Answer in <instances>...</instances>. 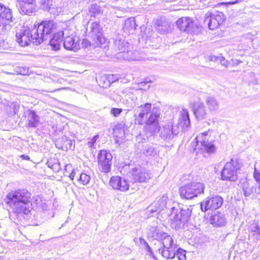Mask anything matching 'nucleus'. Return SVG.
<instances>
[{"label": "nucleus", "instance_id": "35", "mask_svg": "<svg viewBox=\"0 0 260 260\" xmlns=\"http://www.w3.org/2000/svg\"><path fill=\"white\" fill-rule=\"evenodd\" d=\"M123 125L121 123H118L115 125L113 128V133L116 137L122 138L124 136Z\"/></svg>", "mask_w": 260, "mask_h": 260}, {"label": "nucleus", "instance_id": "39", "mask_svg": "<svg viewBox=\"0 0 260 260\" xmlns=\"http://www.w3.org/2000/svg\"><path fill=\"white\" fill-rule=\"evenodd\" d=\"M150 231L151 232V235L152 238L154 239L157 240L158 241L160 240L161 238V237H162V234H164L165 232H161L159 231L157 229L155 228H152L150 229Z\"/></svg>", "mask_w": 260, "mask_h": 260}, {"label": "nucleus", "instance_id": "28", "mask_svg": "<svg viewBox=\"0 0 260 260\" xmlns=\"http://www.w3.org/2000/svg\"><path fill=\"white\" fill-rule=\"evenodd\" d=\"M39 122V117L36 112L29 110L27 116V127L35 128L38 126Z\"/></svg>", "mask_w": 260, "mask_h": 260}, {"label": "nucleus", "instance_id": "9", "mask_svg": "<svg viewBox=\"0 0 260 260\" xmlns=\"http://www.w3.org/2000/svg\"><path fill=\"white\" fill-rule=\"evenodd\" d=\"M36 38L32 34V28L30 29L26 26H23L16 30V41L22 47L28 46L31 42L36 45H40V43H37Z\"/></svg>", "mask_w": 260, "mask_h": 260}, {"label": "nucleus", "instance_id": "27", "mask_svg": "<svg viewBox=\"0 0 260 260\" xmlns=\"http://www.w3.org/2000/svg\"><path fill=\"white\" fill-rule=\"evenodd\" d=\"M138 25L136 23L134 17H130L126 19L123 24L122 29L126 35L133 34L136 29Z\"/></svg>", "mask_w": 260, "mask_h": 260}, {"label": "nucleus", "instance_id": "40", "mask_svg": "<svg viewBox=\"0 0 260 260\" xmlns=\"http://www.w3.org/2000/svg\"><path fill=\"white\" fill-rule=\"evenodd\" d=\"M143 153L146 155H154L156 154L157 151L153 145H147L145 147Z\"/></svg>", "mask_w": 260, "mask_h": 260}, {"label": "nucleus", "instance_id": "10", "mask_svg": "<svg viewBox=\"0 0 260 260\" xmlns=\"http://www.w3.org/2000/svg\"><path fill=\"white\" fill-rule=\"evenodd\" d=\"M241 166L237 159H231L227 162L221 173V179L223 180L235 181L237 180V171L240 169Z\"/></svg>", "mask_w": 260, "mask_h": 260}, {"label": "nucleus", "instance_id": "22", "mask_svg": "<svg viewBox=\"0 0 260 260\" xmlns=\"http://www.w3.org/2000/svg\"><path fill=\"white\" fill-rule=\"evenodd\" d=\"M114 48L117 51V56L129 49V44L124 40L123 36L118 35L114 39Z\"/></svg>", "mask_w": 260, "mask_h": 260}, {"label": "nucleus", "instance_id": "32", "mask_svg": "<svg viewBox=\"0 0 260 260\" xmlns=\"http://www.w3.org/2000/svg\"><path fill=\"white\" fill-rule=\"evenodd\" d=\"M205 102L210 111H214L218 110L219 103L216 98L212 96H208L206 99Z\"/></svg>", "mask_w": 260, "mask_h": 260}, {"label": "nucleus", "instance_id": "1", "mask_svg": "<svg viewBox=\"0 0 260 260\" xmlns=\"http://www.w3.org/2000/svg\"><path fill=\"white\" fill-rule=\"evenodd\" d=\"M136 122L139 125H142L144 122V117L149 114V117L145 120L143 135V139L146 140L148 138L155 135L160 130V126L158 122V118L160 116V110L158 108L154 107L151 111V104L149 103H145L144 105L139 106L137 109L135 110Z\"/></svg>", "mask_w": 260, "mask_h": 260}, {"label": "nucleus", "instance_id": "18", "mask_svg": "<svg viewBox=\"0 0 260 260\" xmlns=\"http://www.w3.org/2000/svg\"><path fill=\"white\" fill-rule=\"evenodd\" d=\"M123 103L127 105L128 108L132 109L139 104L137 102V98L134 92L130 88H126L123 90L121 95Z\"/></svg>", "mask_w": 260, "mask_h": 260}, {"label": "nucleus", "instance_id": "54", "mask_svg": "<svg viewBox=\"0 0 260 260\" xmlns=\"http://www.w3.org/2000/svg\"><path fill=\"white\" fill-rule=\"evenodd\" d=\"M64 142L67 145L66 147L67 149H72V146L73 144V142L72 140L67 139Z\"/></svg>", "mask_w": 260, "mask_h": 260}, {"label": "nucleus", "instance_id": "13", "mask_svg": "<svg viewBox=\"0 0 260 260\" xmlns=\"http://www.w3.org/2000/svg\"><path fill=\"white\" fill-rule=\"evenodd\" d=\"M223 203V198L218 195H213L206 198L201 202L200 207L204 212L208 210H216L221 207Z\"/></svg>", "mask_w": 260, "mask_h": 260}, {"label": "nucleus", "instance_id": "12", "mask_svg": "<svg viewBox=\"0 0 260 260\" xmlns=\"http://www.w3.org/2000/svg\"><path fill=\"white\" fill-rule=\"evenodd\" d=\"M177 27L181 31L189 34H198L200 28L197 24L188 17H182L176 22Z\"/></svg>", "mask_w": 260, "mask_h": 260}, {"label": "nucleus", "instance_id": "16", "mask_svg": "<svg viewBox=\"0 0 260 260\" xmlns=\"http://www.w3.org/2000/svg\"><path fill=\"white\" fill-rule=\"evenodd\" d=\"M86 31L88 36L93 39L95 46L102 44V28L99 23L96 22H91L86 29Z\"/></svg>", "mask_w": 260, "mask_h": 260}, {"label": "nucleus", "instance_id": "43", "mask_svg": "<svg viewBox=\"0 0 260 260\" xmlns=\"http://www.w3.org/2000/svg\"><path fill=\"white\" fill-rule=\"evenodd\" d=\"M176 256L179 260H186L185 251L181 248H179L175 251Z\"/></svg>", "mask_w": 260, "mask_h": 260}, {"label": "nucleus", "instance_id": "24", "mask_svg": "<svg viewBox=\"0 0 260 260\" xmlns=\"http://www.w3.org/2000/svg\"><path fill=\"white\" fill-rule=\"evenodd\" d=\"M19 9L20 13L22 14L27 15H31L36 9L35 0L20 3L19 5Z\"/></svg>", "mask_w": 260, "mask_h": 260}, {"label": "nucleus", "instance_id": "17", "mask_svg": "<svg viewBox=\"0 0 260 260\" xmlns=\"http://www.w3.org/2000/svg\"><path fill=\"white\" fill-rule=\"evenodd\" d=\"M64 32V41L63 45L66 50L76 51L79 48V44L76 40L75 34L73 31L68 29L63 31Z\"/></svg>", "mask_w": 260, "mask_h": 260}, {"label": "nucleus", "instance_id": "7", "mask_svg": "<svg viewBox=\"0 0 260 260\" xmlns=\"http://www.w3.org/2000/svg\"><path fill=\"white\" fill-rule=\"evenodd\" d=\"M210 131L205 132L199 134L196 138V145L194 151L196 153L208 154L213 153L216 151V147L212 143V140H209Z\"/></svg>", "mask_w": 260, "mask_h": 260}, {"label": "nucleus", "instance_id": "15", "mask_svg": "<svg viewBox=\"0 0 260 260\" xmlns=\"http://www.w3.org/2000/svg\"><path fill=\"white\" fill-rule=\"evenodd\" d=\"M99 168L104 173H107L111 171L112 156L107 150H102L98 156Z\"/></svg>", "mask_w": 260, "mask_h": 260}, {"label": "nucleus", "instance_id": "57", "mask_svg": "<svg viewBox=\"0 0 260 260\" xmlns=\"http://www.w3.org/2000/svg\"><path fill=\"white\" fill-rule=\"evenodd\" d=\"M220 56H211L210 57V60L213 61H219Z\"/></svg>", "mask_w": 260, "mask_h": 260}, {"label": "nucleus", "instance_id": "26", "mask_svg": "<svg viewBox=\"0 0 260 260\" xmlns=\"http://www.w3.org/2000/svg\"><path fill=\"white\" fill-rule=\"evenodd\" d=\"M243 193L245 197L255 196L257 193L255 186L252 183L245 181L241 184Z\"/></svg>", "mask_w": 260, "mask_h": 260}, {"label": "nucleus", "instance_id": "36", "mask_svg": "<svg viewBox=\"0 0 260 260\" xmlns=\"http://www.w3.org/2000/svg\"><path fill=\"white\" fill-rule=\"evenodd\" d=\"M90 180V176L89 175H88L85 173H80L79 172V175H78L77 178V181L78 182L80 183L83 185H85L88 184Z\"/></svg>", "mask_w": 260, "mask_h": 260}, {"label": "nucleus", "instance_id": "21", "mask_svg": "<svg viewBox=\"0 0 260 260\" xmlns=\"http://www.w3.org/2000/svg\"><path fill=\"white\" fill-rule=\"evenodd\" d=\"M209 221L215 227L224 226L226 224L225 215L219 211L214 212L211 214Z\"/></svg>", "mask_w": 260, "mask_h": 260}, {"label": "nucleus", "instance_id": "3", "mask_svg": "<svg viewBox=\"0 0 260 260\" xmlns=\"http://www.w3.org/2000/svg\"><path fill=\"white\" fill-rule=\"evenodd\" d=\"M190 124L188 111L183 109L180 112L177 122L174 124L168 123L165 124L160 131V137L165 141H169L179 133L187 131Z\"/></svg>", "mask_w": 260, "mask_h": 260}, {"label": "nucleus", "instance_id": "33", "mask_svg": "<svg viewBox=\"0 0 260 260\" xmlns=\"http://www.w3.org/2000/svg\"><path fill=\"white\" fill-rule=\"evenodd\" d=\"M162 236L159 242H161L163 247H174L173 240L171 236L165 233Z\"/></svg>", "mask_w": 260, "mask_h": 260}, {"label": "nucleus", "instance_id": "63", "mask_svg": "<svg viewBox=\"0 0 260 260\" xmlns=\"http://www.w3.org/2000/svg\"><path fill=\"white\" fill-rule=\"evenodd\" d=\"M191 144H192V146L193 147L194 146V144L193 143H192Z\"/></svg>", "mask_w": 260, "mask_h": 260}, {"label": "nucleus", "instance_id": "48", "mask_svg": "<svg viewBox=\"0 0 260 260\" xmlns=\"http://www.w3.org/2000/svg\"><path fill=\"white\" fill-rule=\"evenodd\" d=\"M122 112V109L112 108L111 109L110 113L114 117H118Z\"/></svg>", "mask_w": 260, "mask_h": 260}, {"label": "nucleus", "instance_id": "30", "mask_svg": "<svg viewBox=\"0 0 260 260\" xmlns=\"http://www.w3.org/2000/svg\"><path fill=\"white\" fill-rule=\"evenodd\" d=\"M249 237L254 242L260 240V228L257 223H254L250 226Z\"/></svg>", "mask_w": 260, "mask_h": 260}, {"label": "nucleus", "instance_id": "31", "mask_svg": "<svg viewBox=\"0 0 260 260\" xmlns=\"http://www.w3.org/2000/svg\"><path fill=\"white\" fill-rule=\"evenodd\" d=\"M176 245H174V247H161L158 249L159 253L166 259H173L176 256L175 247Z\"/></svg>", "mask_w": 260, "mask_h": 260}, {"label": "nucleus", "instance_id": "55", "mask_svg": "<svg viewBox=\"0 0 260 260\" xmlns=\"http://www.w3.org/2000/svg\"><path fill=\"white\" fill-rule=\"evenodd\" d=\"M54 160H55V159H51L48 160L47 162H46V165L47 166V167L52 169V168H53V164L54 163Z\"/></svg>", "mask_w": 260, "mask_h": 260}, {"label": "nucleus", "instance_id": "45", "mask_svg": "<svg viewBox=\"0 0 260 260\" xmlns=\"http://www.w3.org/2000/svg\"><path fill=\"white\" fill-rule=\"evenodd\" d=\"M157 31L161 34H164L167 33L169 28L166 24L158 25L156 28Z\"/></svg>", "mask_w": 260, "mask_h": 260}, {"label": "nucleus", "instance_id": "29", "mask_svg": "<svg viewBox=\"0 0 260 260\" xmlns=\"http://www.w3.org/2000/svg\"><path fill=\"white\" fill-rule=\"evenodd\" d=\"M137 55L138 52L137 51H133L130 50L129 49H127V50L125 51L122 54L117 55V58L127 60H139Z\"/></svg>", "mask_w": 260, "mask_h": 260}, {"label": "nucleus", "instance_id": "60", "mask_svg": "<svg viewBox=\"0 0 260 260\" xmlns=\"http://www.w3.org/2000/svg\"><path fill=\"white\" fill-rule=\"evenodd\" d=\"M240 62H241V61L238 60H235V61H233V63L236 65L239 64Z\"/></svg>", "mask_w": 260, "mask_h": 260}, {"label": "nucleus", "instance_id": "49", "mask_svg": "<svg viewBox=\"0 0 260 260\" xmlns=\"http://www.w3.org/2000/svg\"><path fill=\"white\" fill-rule=\"evenodd\" d=\"M61 169V165L60 162L57 160H54V163L53 165V168L52 170L54 172H58Z\"/></svg>", "mask_w": 260, "mask_h": 260}, {"label": "nucleus", "instance_id": "46", "mask_svg": "<svg viewBox=\"0 0 260 260\" xmlns=\"http://www.w3.org/2000/svg\"><path fill=\"white\" fill-rule=\"evenodd\" d=\"M107 77L109 82H110V85L114 82L118 81L119 79V76L118 75L108 74L107 75Z\"/></svg>", "mask_w": 260, "mask_h": 260}, {"label": "nucleus", "instance_id": "34", "mask_svg": "<svg viewBox=\"0 0 260 260\" xmlns=\"http://www.w3.org/2000/svg\"><path fill=\"white\" fill-rule=\"evenodd\" d=\"M88 11L91 17H95L102 12L100 6L96 4L91 5L88 8Z\"/></svg>", "mask_w": 260, "mask_h": 260}, {"label": "nucleus", "instance_id": "51", "mask_svg": "<svg viewBox=\"0 0 260 260\" xmlns=\"http://www.w3.org/2000/svg\"><path fill=\"white\" fill-rule=\"evenodd\" d=\"M99 136L96 135L94 136L90 141L88 142V146L89 147H93L96 140L99 139Z\"/></svg>", "mask_w": 260, "mask_h": 260}, {"label": "nucleus", "instance_id": "42", "mask_svg": "<svg viewBox=\"0 0 260 260\" xmlns=\"http://www.w3.org/2000/svg\"><path fill=\"white\" fill-rule=\"evenodd\" d=\"M147 213L148 214V217H153L157 215L158 213L159 212L157 209L152 207V205H151L149 207H148L147 209Z\"/></svg>", "mask_w": 260, "mask_h": 260}, {"label": "nucleus", "instance_id": "44", "mask_svg": "<svg viewBox=\"0 0 260 260\" xmlns=\"http://www.w3.org/2000/svg\"><path fill=\"white\" fill-rule=\"evenodd\" d=\"M167 200L168 197L164 195L160 198H157L156 201L159 204V206L163 209L166 206Z\"/></svg>", "mask_w": 260, "mask_h": 260}, {"label": "nucleus", "instance_id": "19", "mask_svg": "<svg viewBox=\"0 0 260 260\" xmlns=\"http://www.w3.org/2000/svg\"><path fill=\"white\" fill-rule=\"evenodd\" d=\"M109 184L114 189L125 191L129 189V185L127 181L123 178L118 176L111 178Z\"/></svg>", "mask_w": 260, "mask_h": 260}, {"label": "nucleus", "instance_id": "50", "mask_svg": "<svg viewBox=\"0 0 260 260\" xmlns=\"http://www.w3.org/2000/svg\"><path fill=\"white\" fill-rule=\"evenodd\" d=\"M78 175H79V171L77 169H75L72 170L71 173L69 175V177L72 180H73L76 176L78 178Z\"/></svg>", "mask_w": 260, "mask_h": 260}, {"label": "nucleus", "instance_id": "6", "mask_svg": "<svg viewBox=\"0 0 260 260\" xmlns=\"http://www.w3.org/2000/svg\"><path fill=\"white\" fill-rule=\"evenodd\" d=\"M15 18L12 10L0 3V34H7L15 23Z\"/></svg>", "mask_w": 260, "mask_h": 260}, {"label": "nucleus", "instance_id": "59", "mask_svg": "<svg viewBox=\"0 0 260 260\" xmlns=\"http://www.w3.org/2000/svg\"><path fill=\"white\" fill-rule=\"evenodd\" d=\"M72 168V166L71 165H66L65 166V170L66 173H67V170ZM69 172H68L69 173Z\"/></svg>", "mask_w": 260, "mask_h": 260}, {"label": "nucleus", "instance_id": "47", "mask_svg": "<svg viewBox=\"0 0 260 260\" xmlns=\"http://www.w3.org/2000/svg\"><path fill=\"white\" fill-rule=\"evenodd\" d=\"M150 83V81H145L141 82L139 83V87L140 89L146 90L147 89H148L150 87L149 83Z\"/></svg>", "mask_w": 260, "mask_h": 260}, {"label": "nucleus", "instance_id": "23", "mask_svg": "<svg viewBox=\"0 0 260 260\" xmlns=\"http://www.w3.org/2000/svg\"><path fill=\"white\" fill-rule=\"evenodd\" d=\"M192 110L194 115L197 119L201 120L206 118L207 111L202 102L198 101L195 102L192 107Z\"/></svg>", "mask_w": 260, "mask_h": 260}, {"label": "nucleus", "instance_id": "11", "mask_svg": "<svg viewBox=\"0 0 260 260\" xmlns=\"http://www.w3.org/2000/svg\"><path fill=\"white\" fill-rule=\"evenodd\" d=\"M225 19L224 15L221 12H209L205 15L204 21L208 25L210 29L214 30L217 28Z\"/></svg>", "mask_w": 260, "mask_h": 260}, {"label": "nucleus", "instance_id": "5", "mask_svg": "<svg viewBox=\"0 0 260 260\" xmlns=\"http://www.w3.org/2000/svg\"><path fill=\"white\" fill-rule=\"evenodd\" d=\"M56 28V23L52 20H43L32 28V34L37 38V43H42L50 38V35Z\"/></svg>", "mask_w": 260, "mask_h": 260}, {"label": "nucleus", "instance_id": "62", "mask_svg": "<svg viewBox=\"0 0 260 260\" xmlns=\"http://www.w3.org/2000/svg\"><path fill=\"white\" fill-rule=\"evenodd\" d=\"M64 88H59V89H56V90H54V91H58V90H60L61 89H64Z\"/></svg>", "mask_w": 260, "mask_h": 260}, {"label": "nucleus", "instance_id": "14", "mask_svg": "<svg viewBox=\"0 0 260 260\" xmlns=\"http://www.w3.org/2000/svg\"><path fill=\"white\" fill-rule=\"evenodd\" d=\"M151 178V174L144 168H134L129 173V179L133 183L145 182Z\"/></svg>", "mask_w": 260, "mask_h": 260}, {"label": "nucleus", "instance_id": "53", "mask_svg": "<svg viewBox=\"0 0 260 260\" xmlns=\"http://www.w3.org/2000/svg\"><path fill=\"white\" fill-rule=\"evenodd\" d=\"M219 61L223 66L226 67L228 65V61L222 56H220Z\"/></svg>", "mask_w": 260, "mask_h": 260}, {"label": "nucleus", "instance_id": "4", "mask_svg": "<svg viewBox=\"0 0 260 260\" xmlns=\"http://www.w3.org/2000/svg\"><path fill=\"white\" fill-rule=\"evenodd\" d=\"M192 210L191 206L182 205L178 207H173L171 209L170 224L172 228L176 230L184 229L190 219Z\"/></svg>", "mask_w": 260, "mask_h": 260}, {"label": "nucleus", "instance_id": "8", "mask_svg": "<svg viewBox=\"0 0 260 260\" xmlns=\"http://www.w3.org/2000/svg\"><path fill=\"white\" fill-rule=\"evenodd\" d=\"M204 190V184L198 182H192L181 186L179 188V193L181 198L190 200L203 194Z\"/></svg>", "mask_w": 260, "mask_h": 260}, {"label": "nucleus", "instance_id": "61", "mask_svg": "<svg viewBox=\"0 0 260 260\" xmlns=\"http://www.w3.org/2000/svg\"><path fill=\"white\" fill-rule=\"evenodd\" d=\"M238 3V1H236V2H230V4H232V5H233V4H235L236 3Z\"/></svg>", "mask_w": 260, "mask_h": 260}, {"label": "nucleus", "instance_id": "20", "mask_svg": "<svg viewBox=\"0 0 260 260\" xmlns=\"http://www.w3.org/2000/svg\"><path fill=\"white\" fill-rule=\"evenodd\" d=\"M40 5L43 10L48 11L53 15H58L62 11V7L56 6L52 0H40Z\"/></svg>", "mask_w": 260, "mask_h": 260}, {"label": "nucleus", "instance_id": "41", "mask_svg": "<svg viewBox=\"0 0 260 260\" xmlns=\"http://www.w3.org/2000/svg\"><path fill=\"white\" fill-rule=\"evenodd\" d=\"M14 71L16 74L26 75L28 74V68L23 67H16Z\"/></svg>", "mask_w": 260, "mask_h": 260}, {"label": "nucleus", "instance_id": "38", "mask_svg": "<svg viewBox=\"0 0 260 260\" xmlns=\"http://www.w3.org/2000/svg\"><path fill=\"white\" fill-rule=\"evenodd\" d=\"M253 178L256 182V184L254 185L257 190V193L260 194V172L256 168L254 169L253 172Z\"/></svg>", "mask_w": 260, "mask_h": 260}, {"label": "nucleus", "instance_id": "52", "mask_svg": "<svg viewBox=\"0 0 260 260\" xmlns=\"http://www.w3.org/2000/svg\"><path fill=\"white\" fill-rule=\"evenodd\" d=\"M151 205H152V207H154L159 212L162 210V208L159 206V204L157 202L156 200Z\"/></svg>", "mask_w": 260, "mask_h": 260}, {"label": "nucleus", "instance_id": "37", "mask_svg": "<svg viewBox=\"0 0 260 260\" xmlns=\"http://www.w3.org/2000/svg\"><path fill=\"white\" fill-rule=\"evenodd\" d=\"M97 82L99 85L103 88H107L110 86V82H109L107 79V75H105L100 77L99 79H97Z\"/></svg>", "mask_w": 260, "mask_h": 260}, {"label": "nucleus", "instance_id": "56", "mask_svg": "<svg viewBox=\"0 0 260 260\" xmlns=\"http://www.w3.org/2000/svg\"><path fill=\"white\" fill-rule=\"evenodd\" d=\"M144 244L145 245L146 249L147 251L150 253H152V251L151 248L149 246L148 244L144 240Z\"/></svg>", "mask_w": 260, "mask_h": 260}, {"label": "nucleus", "instance_id": "2", "mask_svg": "<svg viewBox=\"0 0 260 260\" xmlns=\"http://www.w3.org/2000/svg\"><path fill=\"white\" fill-rule=\"evenodd\" d=\"M31 193L27 190L17 189L9 192L5 199V203L13 212L17 215L27 214L29 212Z\"/></svg>", "mask_w": 260, "mask_h": 260}, {"label": "nucleus", "instance_id": "58", "mask_svg": "<svg viewBox=\"0 0 260 260\" xmlns=\"http://www.w3.org/2000/svg\"><path fill=\"white\" fill-rule=\"evenodd\" d=\"M20 157L24 160H30V157L28 155H26L23 154V155H20Z\"/></svg>", "mask_w": 260, "mask_h": 260}, {"label": "nucleus", "instance_id": "25", "mask_svg": "<svg viewBox=\"0 0 260 260\" xmlns=\"http://www.w3.org/2000/svg\"><path fill=\"white\" fill-rule=\"evenodd\" d=\"M63 37L64 32L62 31L54 34L53 37L49 41V45L52 50L57 51L60 49Z\"/></svg>", "mask_w": 260, "mask_h": 260}]
</instances>
